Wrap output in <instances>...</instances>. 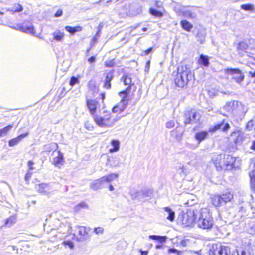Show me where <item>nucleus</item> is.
Masks as SVG:
<instances>
[{"mask_svg": "<svg viewBox=\"0 0 255 255\" xmlns=\"http://www.w3.org/2000/svg\"><path fill=\"white\" fill-rule=\"evenodd\" d=\"M85 127L86 128L89 130H92L93 128V127L92 126H90L88 123H85Z\"/></svg>", "mask_w": 255, "mask_h": 255, "instance_id": "obj_63", "label": "nucleus"}, {"mask_svg": "<svg viewBox=\"0 0 255 255\" xmlns=\"http://www.w3.org/2000/svg\"><path fill=\"white\" fill-rule=\"evenodd\" d=\"M185 119L184 123L185 125L188 124H193L196 123L200 118L201 116L199 113L195 111L191 110L187 111L185 114Z\"/></svg>", "mask_w": 255, "mask_h": 255, "instance_id": "obj_10", "label": "nucleus"}, {"mask_svg": "<svg viewBox=\"0 0 255 255\" xmlns=\"http://www.w3.org/2000/svg\"><path fill=\"white\" fill-rule=\"evenodd\" d=\"M208 135V133L207 131H201L196 133L195 134V139L198 141L199 144L201 141L206 138Z\"/></svg>", "mask_w": 255, "mask_h": 255, "instance_id": "obj_28", "label": "nucleus"}, {"mask_svg": "<svg viewBox=\"0 0 255 255\" xmlns=\"http://www.w3.org/2000/svg\"><path fill=\"white\" fill-rule=\"evenodd\" d=\"M241 9L246 11H252L254 9V6L251 4H243L241 6Z\"/></svg>", "mask_w": 255, "mask_h": 255, "instance_id": "obj_46", "label": "nucleus"}, {"mask_svg": "<svg viewBox=\"0 0 255 255\" xmlns=\"http://www.w3.org/2000/svg\"><path fill=\"white\" fill-rule=\"evenodd\" d=\"M223 108L228 112L239 116H244L247 111V108L241 102L236 100L227 102Z\"/></svg>", "mask_w": 255, "mask_h": 255, "instance_id": "obj_3", "label": "nucleus"}, {"mask_svg": "<svg viewBox=\"0 0 255 255\" xmlns=\"http://www.w3.org/2000/svg\"><path fill=\"white\" fill-rule=\"evenodd\" d=\"M149 238L154 240L159 241L161 243H163L166 241L167 237L166 236H161L158 235H150Z\"/></svg>", "mask_w": 255, "mask_h": 255, "instance_id": "obj_38", "label": "nucleus"}, {"mask_svg": "<svg viewBox=\"0 0 255 255\" xmlns=\"http://www.w3.org/2000/svg\"><path fill=\"white\" fill-rule=\"evenodd\" d=\"M249 76L251 77H253V78L255 77V71L249 72Z\"/></svg>", "mask_w": 255, "mask_h": 255, "instance_id": "obj_64", "label": "nucleus"}, {"mask_svg": "<svg viewBox=\"0 0 255 255\" xmlns=\"http://www.w3.org/2000/svg\"><path fill=\"white\" fill-rule=\"evenodd\" d=\"M195 6H184L181 9L182 15L185 17L194 18L196 17V10Z\"/></svg>", "mask_w": 255, "mask_h": 255, "instance_id": "obj_12", "label": "nucleus"}, {"mask_svg": "<svg viewBox=\"0 0 255 255\" xmlns=\"http://www.w3.org/2000/svg\"><path fill=\"white\" fill-rule=\"evenodd\" d=\"M104 229L103 227H96L94 229V232L97 235H101L104 233Z\"/></svg>", "mask_w": 255, "mask_h": 255, "instance_id": "obj_48", "label": "nucleus"}, {"mask_svg": "<svg viewBox=\"0 0 255 255\" xmlns=\"http://www.w3.org/2000/svg\"><path fill=\"white\" fill-rule=\"evenodd\" d=\"M113 70L109 72L107 74L104 85V88L108 89H110L111 88V81L112 80L113 78Z\"/></svg>", "mask_w": 255, "mask_h": 255, "instance_id": "obj_18", "label": "nucleus"}, {"mask_svg": "<svg viewBox=\"0 0 255 255\" xmlns=\"http://www.w3.org/2000/svg\"><path fill=\"white\" fill-rule=\"evenodd\" d=\"M226 73L239 84L243 81L244 78V74L239 69L228 68L226 70Z\"/></svg>", "mask_w": 255, "mask_h": 255, "instance_id": "obj_8", "label": "nucleus"}, {"mask_svg": "<svg viewBox=\"0 0 255 255\" xmlns=\"http://www.w3.org/2000/svg\"><path fill=\"white\" fill-rule=\"evenodd\" d=\"M65 29L72 35L74 34L76 32H80L82 30V28L79 26L73 27L69 26H65Z\"/></svg>", "mask_w": 255, "mask_h": 255, "instance_id": "obj_31", "label": "nucleus"}, {"mask_svg": "<svg viewBox=\"0 0 255 255\" xmlns=\"http://www.w3.org/2000/svg\"><path fill=\"white\" fill-rule=\"evenodd\" d=\"M90 229L84 226H80L78 228V235L80 236L78 240L80 241L86 240L88 238V232Z\"/></svg>", "mask_w": 255, "mask_h": 255, "instance_id": "obj_15", "label": "nucleus"}, {"mask_svg": "<svg viewBox=\"0 0 255 255\" xmlns=\"http://www.w3.org/2000/svg\"><path fill=\"white\" fill-rule=\"evenodd\" d=\"M53 39L58 42H62L64 38V33L60 30H57L52 34Z\"/></svg>", "mask_w": 255, "mask_h": 255, "instance_id": "obj_22", "label": "nucleus"}, {"mask_svg": "<svg viewBox=\"0 0 255 255\" xmlns=\"http://www.w3.org/2000/svg\"><path fill=\"white\" fill-rule=\"evenodd\" d=\"M88 207V205L86 203L82 202L79 203L78 205H77L75 206V210L76 211H78L82 208H87Z\"/></svg>", "mask_w": 255, "mask_h": 255, "instance_id": "obj_45", "label": "nucleus"}, {"mask_svg": "<svg viewBox=\"0 0 255 255\" xmlns=\"http://www.w3.org/2000/svg\"><path fill=\"white\" fill-rule=\"evenodd\" d=\"M220 195L223 204H226L228 202L230 201L233 197V194L230 192H226Z\"/></svg>", "mask_w": 255, "mask_h": 255, "instance_id": "obj_29", "label": "nucleus"}, {"mask_svg": "<svg viewBox=\"0 0 255 255\" xmlns=\"http://www.w3.org/2000/svg\"><path fill=\"white\" fill-rule=\"evenodd\" d=\"M251 181V189L255 192V171H252L249 173Z\"/></svg>", "mask_w": 255, "mask_h": 255, "instance_id": "obj_37", "label": "nucleus"}, {"mask_svg": "<svg viewBox=\"0 0 255 255\" xmlns=\"http://www.w3.org/2000/svg\"><path fill=\"white\" fill-rule=\"evenodd\" d=\"M17 217L16 215L10 216L6 219L4 225L7 227H11L16 221Z\"/></svg>", "mask_w": 255, "mask_h": 255, "instance_id": "obj_32", "label": "nucleus"}, {"mask_svg": "<svg viewBox=\"0 0 255 255\" xmlns=\"http://www.w3.org/2000/svg\"><path fill=\"white\" fill-rule=\"evenodd\" d=\"M130 194L133 199H135L138 196V192L134 191H131Z\"/></svg>", "mask_w": 255, "mask_h": 255, "instance_id": "obj_55", "label": "nucleus"}, {"mask_svg": "<svg viewBox=\"0 0 255 255\" xmlns=\"http://www.w3.org/2000/svg\"><path fill=\"white\" fill-rule=\"evenodd\" d=\"M64 162V156L60 151H58V156L54 158L53 163L56 166H58L63 164Z\"/></svg>", "mask_w": 255, "mask_h": 255, "instance_id": "obj_20", "label": "nucleus"}, {"mask_svg": "<svg viewBox=\"0 0 255 255\" xmlns=\"http://www.w3.org/2000/svg\"><path fill=\"white\" fill-rule=\"evenodd\" d=\"M229 154H220L213 158L212 160L217 170H225V159H230Z\"/></svg>", "mask_w": 255, "mask_h": 255, "instance_id": "obj_7", "label": "nucleus"}, {"mask_svg": "<svg viewBox=\"0 0 255 255\" xmlns=\"http://www.w3.org/2000/svg\"><path fill=\"white\" fill-rule=\"evenodd\" d=\"M248 45L246 42L244 41H242L239 42L237 46V49L239 51L241 50L242 51L246 52L248 49Z\"/></svg>", "mask_w": 255, "mask_h": 255, "instance_id": "obj_39", "label": "nucleus"}, {"mask_svg": "<svg viewBox=\"0 0 255 255\" xmlns=\"http://www.w3.org/2000/svg\"><path fill=\"white\" fill-rule=\"evenodd\" d=\"M196 218L195 212L190 210L186 213L181 212L179 214L177 223L183 227L192 226L194 224Z\"/></svg>", "mask_w": 255, "mask_h": 255, "instance_id": "obj_5", "label": "nucleus"}, {"mask_svg": "<svg viewBox=\"0 0 255 255\" xmlns=\"http://www.w3.org/2000/svg\"><path fill=\"white\" fill-rule=\"evenodd\" d=\"M32 174V172L30 171H28L26 173V174L25 175V180L26 181H27V182L29 181V180H30V179L31 177Z\"/></svg>", "mask_w": 255, "mask_h": 255, "instance_id": "obj_54", "label": "nucleus"}, {"mask_svg": "<svg viewBox=\"0 0 255 255\" xmlns=\"http://www.w3.org/2000/svg\"><path fill=\"white\" fill-rule=\"evenodd\" d=\"M111 145L113 148L110 149V153L115 152L119 150L120 142L118 140H113L111 141Z\"/></svg>", "mask_w": 255, "mask_h": 255, "instance_id": "obj_36", "label": "nucleus"}, {"mask_svg": "<svg viewBox=\"0 0 255 255\" xmlns=\"http://www.w3.org/2000/svg\"><path fill=\"white\" fill-rule=\"evenodd\" d=\"M36 189L39 193L43 194L46 193L50 190L48 184L46 183H42L37 185Z\"/></svg>", "mask_w": 255, "mask_h": 255, "instance_id": "obj_23", "label": "nucleus"}, {"mask_svg": "<svg viewBox=\"0 0 255 255\" xmlns=\"http://www.w3.org/2000/svg\"><path fill=\"white\" fill-rule=\"evenodd\" d=\"M130 91V87H128L126 90L119 93V95L122 97V99L119 103L117 105L121 111H123L127 107L129 100L128 99V94Z\"/></svg>", "mask_w": 255, "mask_h": 255, "instance_id": "obj_9", "label": "nucleus"}, {"mask_svg": "<svg viewBox=\"0 0 255 255\" xmlns=\"http://www.w3.org/2000/svg\"><path fill=\"white\" fill-rule=\"evenodd\" d=\"M181 25L183 29L187 31H190L193 28V25L186 20L181 21Z\"/></svg>", "mask_w": 255, "mask_h": 255, "instance_id": "obj_35", "label": "nucleus"}, {"mask_svg": "<svg viewBox=\"0 0 255 255\" xmlns=\"http://www.w3.org/2000/svg\"><path fill=\"white\" fill-rule=\"evenodd\" d=\"M165 212L167 213L166 215H167L166 218L168 220L171 222H172L175 219V212L173 211L171 208L168 207H166L163 208Z\"/></svg>", "mask_w": 255, "mask_h": 255, "instance_id": "obj_24", "label": "nucleus"}, {"mask_svg": "<svg viewBox=\"0 0 255 255\" xmlns=\"http://www.w3.org/2000/svg\"><path fill=\"white\" fill-rule=\"evenodd\" d=\"M197 226L202 229H210L214 225L212 214L207 208H202L197 222Z\"/></svg>", "mask_w": 255, "mask_h": 255, "instance_id": "obj_2", "label": "nucleus"}, {"mask_svg": "<svg viewBox=\"0 0 255 255\" xmlns=\"http://www.w3.org/2000/svg\"><path fill=\"white\" fill-rule=\"evenodd\" d=\"M79 82V81L78 78L74 76H72L70 79V85L73 86L76 83H78Z\"/></svg>", "mask_w": 255, "mask_h": 255, "instance_id": "obj_49", "label": "nucleus"}, {"mask_svg": "<svg viewBox=\"0 0 255 255\" xmlns=\"http://www.w3.org/2000/svg\"><path fill=\"white\" fill-rule=\"evenodd\" d=\"M194 77L190 68L188 65H181L177 68V74L174 78L175 85L180 88H183Z\"/></svg>", "mask_w": 255, "mask_h": 255, "instance_id": "obj_1", "label": "nucleus"}, {"mask_svg": "<svg viewBox=\"0 0 255 255\" xmlns=\"http://www.w3.org/2000/svg\"><path fill=\"white\" fill-rule=\"evenodd\" d=\"M246 128L249 130H255V121L250 120L246 125Z\"/></svg>", "mask_w": 255, "mask_h": 255, "instance_id": "obj_44", "label": "nucleus"}, {"mask_svg": "<svg viewBox=\"0 0 255 255\" xmlns=\"http://www.w3.org/2000/svg\"><path fill=\"white\" fill-rule=\"evenodd\" d=\"M105 64L107 67H113L115 65L114 60H110L105 62Z\"/></svg>", "mask_w": 255, "mask_h": 255, "instance_id": "obj_50", "label": "nucleus"}, {"mask_svg": "<svg viewBox=\"0 0 255 255\" xmlns=\"http://www.w3.org/2000/svg\"><path fill=\"white\" fill-rule=\"evenodd\" d=\"M23 9V8L21 5L15 3L12 8H7V10L13 12H20L22 11Z\"/></svg>", "mask_w": 255, "mask_h": 255, "instance_id": "obj_34", "label": "nucleus"}, {"mask_svg": "<svg viewBox=\"0 0 255 255\" xmlns=\"http://www.w3.org/2000/svg\"><path fill=\"white\" fill-rule=\"evenodd\" d=\"M87 106L91 115H94L99 104L96 100L87 99L86 101Z\"/></svg>", "mask_w": 255, "mask_h": 255, "instance_id": "obj_13", "label": "nucleus"}, {"mask_svg": "<svg viewBox=\"0 0 255 255\" xmlns=\"http://www.w3.org/2000/svg\"><path fill=\"white\" fill-rule=\"evenodd\" d=\"M206 37V32L205 29L200 28L198 29L197 34L196 35L197 41L201 44H203L205 42Z\"/></svg>", "mask_w": 255, "mask_h": 255, "instance_id": "obj_17", "label": "nucleus"}, {"mask_svg": "<svg viewBox=\"0 0 255 255\" xmlns=\"http://www.w3.org/2000/svg\"><path fill=\"white\" fill-rule=\"evenodd\" d=\"M34 164V163L32 161H29L28 162V166L29 167V169L30 170H33V165Z\"/></svg>", "mask_w": 255, "mask_h": 255, "instance_id": "obj_60", "label": "nucleus"}, {"mask_svg": "<svg viewBox=\"0 0 255 255\" xmlns=\"http://www.w3.org/2000/svg\"><path fill=\"white\" fill-rule=\"evenodd\" d=\"M221 245L213 244L210 249V254L212 255H220Z\"/></svg>", "mask_w": 255, "mask_h": 255, "instance_id": "obj_27", "label": "nucleus"}, {"mask_svg": "<svg viewBox=\"0 0 255 255\" xmlns=\"http://www.w3.org/2000/svg\"><path fill=\"white\" fill-rule=\"evenodd\" d=\"M104 184L102 178L95 180L90 184V188L93 190L96 191L101 189Z\"/></svg>", "mask_w": 255, "mask_h": 255, "instance_id": "obj_16", "label": "nucleus"}, {"mask_svg": "<svg viewBox=\"0 0 255 255\" xmlns=\"http://www.w3.org/2000/svg\"><path fill=\"white\" fill-rule=\"evenodd\" d=\"M230 125L228 123H225L224 120L219 124L214 126L213 128L210 129L211 132H215L217 130L221 129L223 132H226L230 128Z\"/></svg>", "mask_w": 255, "mask_h": 255, "instance_id": "obj_14", "label": "nucleus"}, {"mask_svg": "<svg viewBox=\"0 0 255 255\" xmlns=\"http://www.w3.org/2000/svg\"><path fill=\"white\" fill-rule=\"evenodd\" d=\"M63 245H64L66 247L68 246L71 249H73L74 247V245L73 242L70 240L63 241Z\"/></svg>", "mask_w": 255, "mask_h": 255, "instance_id": "obj_47", "label": "nucleus"}, {"mask_svg": "<svg viewBox=\"0 0 255 255\" xmlns=\"http://www.w3.org/2000/svg\"><path fill=\"white\" fill-rule=\"evenodd\" d=\"M58 148V144L55 143H51L45 147V149L47 152L55 151Z\"/></svg>", "mask_w": 255, "mask_h": 255, "instance_id": "obj_40", "label": "nucleus"}, {"mask_svg": "<svg viewBox=\"0 0 255 255\" xmlns=\"http://www.w3.org/2000/svg\"><path fill=\"white\" fill-rule=\"evenodd\" d=\"M149 13L152 15L158 18H161L163 15L162 12L153 8H150Z\"/></svg>", "mask_w": 255, "mask_h": 255, "instance_id": "obj_41", "label": "nucleus"}, {"mask_svg": "<svg viewBox=\"0 0 255 255\" xmlns=\"http://www.w3.org/2000/svg\"><path fill=\"white\" fill-rule=\"evenodd\" d=\"M28 133L22 134L19 135L16 138L11 139L8 143L9 146L12 147L17 145L23 138L26 137Z\"/></svg>", "mask_w": 255, "mask_h": 255, "instance_id": "obj_21", "label": "nucleus"}, {"mask_svg": "<svg viewBox=\"0 0 255 255\" xmlns=\"http://www.w3.org/2000/svg\"><path fill=\"white\" fill-rule=\"evenodd\" d=\"M229 157L231 158L230 159H225V170H231L234 167V163L235 159L232 156L229 155Z\"/></svg>", "mask_w": 255, "mask_h": 255, "instance_id": "obj_26", "label": "nucleus"}, {"mask_svg": "<svg viewBox=\"0 0 255 255\" xmlns=\"http://www.w3.org/2000/svg\"><path fill=\"white\" fill-rule=\"evenodd\" d=\"M102 114L103 115H94L93 118L96 123L99 126L102 128H110L113 127L116 120V119L111 120L110 112L104 110Z\"/></svg>", "mask_w": 255, "mask_h": 255, "instance_id": "obj_4", "label": "nucleus"}, {"mask_svg": "<svg viewBox=\"0 0 255 255\" xmlns=\"http://www.w3.org/2000/svg\"><path fill=\"white\" fill-rule=\"evenodd\" d=\"M118 176H119L118 174L111 173V174H109L108 175L104 176L102 177L101 178H102V180H103L104 183L105 182L109 183V182H112L113 180H114L115 179H117Z\"/></svg>", "mask_w": 255, "mask_h": 255, "instance_id": "obj_25", "label": "nucleus"}, {"mask_svg": "<svg viewBox=\"0 0 255 255\" xmlns=\"http://www.w3.org/2000/svg\"><path fill=\"white\" fill-rule=\"evenodd\" d=\"M63 14V11L61 9H58L57 11L55 13L54 15V17H58L62 16Z\"/></svg>", "mask_w": 255, "mask_h": 255, "instance_id": "obj_56", "label": "nucleus"}, {"mask_svg": "<svg viewBox=\"0 0 255 255\" xmlns=\"http://www.w3.org/2000/svg\"><path fill=\"white\" fill-rule=\"evenodd\" d=\"M89 88L90 89H93V88H95V83L93 81H90L88 84Z\"/></svg>", "mask_w": 255, "mask_h": 255, "instance_id": "obj_57", "label": "nucleus"}, {"mask_svg": "<svg viewBox=\"0 0 255 255\" xmlns=\"http://www.w3.org/2000/svg\"><path fill=\"white\" fill-rule=\"evenodd\" d=\"M142 11V6L137 4L129 5V8L127 11V15L129 17H135L140 14Z\"/></svg>", "mask_w": 255, "mask_h": 255, "instance_id": "obj_11", "label": "nucleus"}, {"mask_svg": "<svg viewBox=\"0 0 255 255\" xmlns=\"http://www.w3.org/2000/svg\"><path fill=\"white\" fill-rule=\"evenodd\" d=\"M220 255H230V249L229 247L221 245Z\"/></svg>", "mask_w": 255, "mask_h": 255, "instance_id": "obj_42", "label": "nucleus"}, {"mask_svg": "<svg viewBox=\"0 0 255 255\" xmlns=\"http://www.w3.org/2000/svg\"><path fill=\"white\" fill-rule=\"evenodd\" d=\"M112 111L114 113H117V112H121L120 109H119V107L117 105L114 106L112 108Z\"/></svg>", "mask_w": 255, "mask_h": 255, "instance_id": "obj_58", "label": "nucleus"}, {"mask_svg": "<svg viewBox=\"0 0 255 255\" xmlns=\"http://www.w3.org/2000/svg\"><path fill=\"white\" fill-rule=\"evenodd\" d=\"M211 198L213 205L215 207L221 206L223 204L220 195H213Z\"/></svg>", "mask_w": 255, "mask_h": 255, "instance_id": "obj_19", "label": "nucleus"}, {"mask_svg": "<svg viewBox=\"0 0 255 255\" xmlns=\"http://www.w3.org/2000/svg\"><path fill=\"white\" fill-rule=\"evenodd\" d=\"M121 80L123 81L124 85H128V87H130L131 88V85H132V84L130 75L127 74H124L123 75Z\"/></svg>", "mask_w": 255, "mask_h": 255, "instance_id": "obj_30", "label": "nucleus"}, {"mask_svg": "<svg viewBox=\"0 0 255 255\" xmlns=\"http://www.w3.org/2000/svg\"><path fill=\"white\" fill-rule=\"evenodd\" d=\"M153 51V48L152 47H150L149 48H148V49H147L146 50L144 51V54L145 55H148L149 53H150L151 52H152Z\"/></svg>", "mask_w": 255, "mask_h": 255, "instance_id": "obj_62", "label": "nucleus"}, {"mask_svg": "<svg viewBox=\"0 0 255 255\" xmlns=\"http://www.w3.org/2000/svg\"><path fill=\"white\" fill-rule=\"evenodd\" d=\"M175 125V123L174 121H170L167 122L166 123V127L168 128H173Z\"/></svg>", "mask_w": 255, "mask_h": 255, "instance_id": "obj_53", "label": "nucleus"}, {"mask_svg": "<svg viewBox=\"0 0 255 255\" xmlns=\"http://www.w3.org/2000/svg\"><path fill=\"white\" fill-rule=\"evenodd\" d=\"M199 63L204 65L205 67H207L209 64V58L207 56L201 54L200 56V58L199 59Z\"/></svg>", "mask_w": 255, "mask_h": 255, "instance_id": "obj_33", "label": "nucleus"}, {"mask_svg": "<svg viewBox=\"0 0 255 255\" xmlns=\"http://www.w3.org/2000/svg\"><path fill=\"white\" fill-rule=\"evenodd\" d=\"M96 61V57L95 56H91L88 59V61L90 63H94Z\"/></svg>", "mask_w": 255, "mask_h": 255, "instance_id": "obj_61", "label": "nucleus"}, {"mask_svg": "<svg viewBox=\"0 0 255 255\" xmlns=\"http://www.w3.org/2000/svg\"><path fill=\"white\" fill-rule=\"evenodd\" d=\"M248 232L251 234H255V223L250 226L248 229Z\"/></svg>", "mask_w": 255, "mask_h": 255, "instance_id": "obj_51", "label": "nucleus"}, {"mask_svg": "<svg viewBox=\"0 0 255 255\" xmlns=\"http://www.w3.org/2000/svg\"><path fill=\"white\" fill-rule=\"evenodd\" d=\"M12 125H8L7 126L5 127L2 129L0 130V137H2L5 135L8 131H9L12 128Z\"/></svg>", "mask_w": 255, "mask_h": 255, "instance_id": "obj_43", "label": "nucleus"}, {"mask_svg": "<svg viewBox=\"0 0 255 255\" xmlns=\"http://www.w3.org/2000/svg\"><path fill=\"white\" fill-rule=\"evenodd\" d=\"M152 193L151 190H145L142 191L143 196L145 197L151 196Z\"/></svg>", "mask_w": 255, "mask_h": 255, "instance_id": "obj_52", "label": "nucleus"}, {"mask_svg": "<svg viewBox=\"0 0 255 255\" xmlns=\"http://www.w3.org/2000/svg\"><path fill=\"white\" fill-rule=\"evenodd\" d=\"M168 252L171 253H178V254H179L180 253L177 250H176L175 248L169 249Z\"/></svg>", "mask_w": 255, "mask_h": 255, "instance_id": "obj_59", "label": "nucleus"}, {"mask_svg": "<svg viewBox=\"0 0 255 255\" xmlns=\"http://www.w3.org/2000/svg\"><path fill=\"white\" fill-rule=\"evenodd\" d=\"M14 29L19 30L21 32L35 35V30L33 24L29 21H24L22 24H19L16 27H13Z\"/></svg>", "mask_w": 255, "mask_h": 255, "instance_id": "obj_6", "label": "nucleus"}]
</instances>
